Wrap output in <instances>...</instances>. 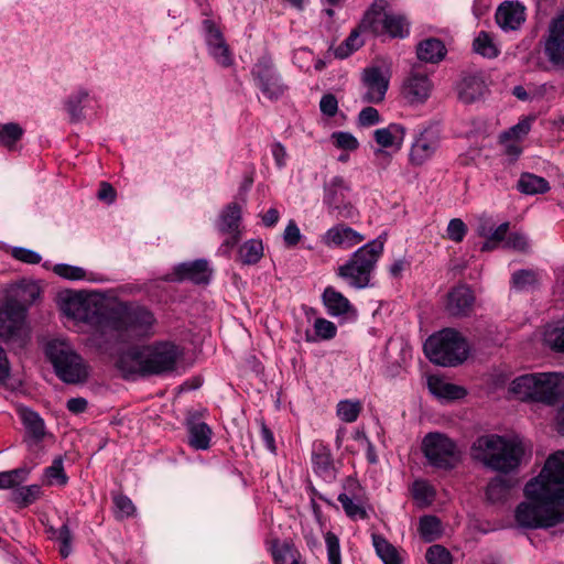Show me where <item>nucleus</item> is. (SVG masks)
Segmentation results:
<instances>
[{
    "label": "nucleus",
    "instance_id": "nucleus-1",
    "mask_svg": "<svg viewBox=\"0 0 564 564\" xmlns=\"http://www.w3.org/2000/svg\"><path fill=\"white\" fill-rule=\"evenodd\" d=\"M525 501L514 511L519 527L551 528L564 522V451L549 456L539 476L524 487Z\"/></svg>",
    "mask_w": 564,
    "mask_h": 564
},
{
    "label": "nucleus",
    "instance_id": "nucleus-2",
    "mask_svg": "<svg viewBox=\"0 0 564 564\" xmlns=\"http://www.w3.org/2000/svg\"><path fill=\"white\" fill-rule=\"evenodd\" d=\"M180 351L176 345L161 341L143 347H131L122 352L117 361L124 373L142 377L172 372L176 367Z\"/></svg>",
    "mask_w": 564,
    "mask_h": 564
},
{
    "label": "nucleus",
    "instance_id": "nucleus-3",
    "mask_svg": "<svg viewBox=\"0 0 564 564\" xmlns=\"http://www.w3.org/2000/svg\"><path fill=\"white\" fill-rule=\"evenodd\" d=\"M523 455L524 448L521 443L496 434L477 437L470 448L474 460L499 473H509L518 468Z\"/></svg>",
    "mask_w": 564,
    "mask_h": 564
},
{
    "label": "nucleus",
    "instance_id": "nucleus-4",
    "mask_svg": "<svg viewBox=\"0 0 564 564\" xmlns=\"http://www.w3.org/2000/svg\"><path fill=\"white\" fill-rule=\"evenodd\" d=\"M509 392L521 401L553 405L564 395V375L541 372L520 376L511 382Z\"/></svg>",
    "mask_w": 564,
    "mask_h": 564
},
{
    "label": "nucleus",
    "instance_id": "nucleus-5",
    "mask_svg": "<svg viewBox=\"0 0 564 564\" xmlns=\"http://www.w3.org/2000/svg\"><path fill=\"white\" fill-rule=\"evenodd\" d=\"M384 240L379 237L354 252L350 260L338 268V275L356 289L370 284L371 273L383 252Z\"/></svg>",
    "mask_w": 564,
    "mask_h": 564
},
{
    "label": "nucleus",
    "instance_id": "nucleus-6",
    "mask_svg": "<svg viewBox=\"0 0 564 564\" xmlns=\"http://www.w3.org/2000/svg\"><path fill=\"white\" fill-rule=\"evenodd\" d=\"M424 352L435 365L456 366L467 358L468 345L457 330L446 328L426 339Z\"/></svg>",
    "mask_w": 564,
    "mask_h": 564
},
{
    "label": "nucleus",
    "instance_id": "nucleus-7",
    "mask_svg": "<svg viewBox=\"0 0 564 564\" xmlns=\"http://www.w3.org/2000/svg\"><path fill=\"white\" fill-rule=\"evenodd\" d=\"M45 351L62 381L72 384L86 381L88 377L87 365L68 343L53 340L47 344Z\"/></svg>",
    "mask_w": 564,
    "mask_h": 564
},
{
    "label": "nucleus",
    "instance_id": "nucleus-8",
    "mask_svg": "<svg viewBox=\"0 0 564 564\" xmlns=\"http://www.w3.org/2000/svg\"><path fill=\"white\" fill-rule=\"evenodd\" d=\"M110 330L122 338H137L150 334L155 318L151 311L139 305H122L110 312Z\"/></svg>",
    "mask_w": 564,
    "mask_h": 564
},
{
    "label": "nucleus",
    "instance_id": "nucleus-9",
    "mask_svg": "<svg viewBox=\"0 0 564 564\" xmlns=\"http://www.w3.org/2000/svg\"><path fill=\"white\" fill-rule=\"evenodd\" d=\"M64 312L72 318L87 323L106 334L110 330V312L96 296L76 294L64 303Z\"/></svg>",
    "mask_w": 564,
    "mask_h": 564
},
{
    "label": "nucleus",
    "instance_id": "nucleus-10",
    "mask_svg": "<svg viewBox=\"0 0 564 564\" xmlns=\"http://www.w3.org/2000/svg\"><path fill=\"white\" fill-rule=\"evenodd\" d=\"M22 306L4 301L0 306V337L13 348L22 349L30 340V329Z\"/></svg>",
    "mask_w": 564,
    "mask_h": 564
},
{
    "label": "nucleus",
    "instance_id": "nucleus-11",
    "mask_svg": "<svg viewBox=\"0 0 564 564\" xmlns=\"http://www.w3.org/2000/svg\"><path fill=\"white\" fill-rule=\"evenodd\" d=\"M422 451L429 463L437 468H454L460 458L455 442L442 433H429L423 438Z\"/></svg>",
    "mask_w": 564,
    "mask_h": 564
},
{
    "label": "nucleus",
    "instance_id": "nucleus-12",
    "mask_svg": "<svg viewBox=\"0 0 564 564\" xmlns=\"http://www.w3.org/2000/svg\"><path fill=\"white\" fill-rule=\"evenodd\" d=\"M349 193L350 186L341 176L333 177L324 186V204L328 213L337 219H350L357 215Z\"/></svg>",
    "mask_w": 564,
    "mask_h": 564
},
{
    "label": "nucleus",
    "instance_id": "nucleus-13",
    "mask_svg": "<svg viewBox=\"0 0 564 564\" xmlns=\"http://www.w3.org/2000/svg\"><path fill=\"white\" fill-rule=\"evenodd\" d=\"M240 225L241 207L238 203L232 202L224 208L217 223L219 232L227 236L220 247V250L225 254H228L229 251L239 242L241 236Z\"/></svg>",
    "mask_w": 564,
    "mask_h": 564
},
{
    "label": "nucleus",
    "instance_id": "nucleus-14",
    "mask_svg": "<svg viewBox=\"0 0 564 564\" xmlns=\"http://www.w3.org/2000/svg\"><path fill=\"white\" fill-rule=\"evenodd\" d=\"M441 144V131L436 127H427L415 138L410 151V161L414 165H422L430 160Z\"/></svg>",
    "mask_w": 564,
    "mask_h": 564
},
{
    "label": "nucleus",
    "instance_id": "nucleus-15",
    "mask_svg": "<svg viewBox=\"0 0 564 564\" xmlns=\"http://www.w3.org/2000/svg\"><path fill=\"white\" fill-rule=\"evenodd\" d=\"M252 75L257 79L259 88L268 98L276 99L284 93L285 87L275 74L270 58H260L252 68Z\"/></svg>",
    "mask_w": 564,
    "mask_h": 564
},
{
    "label": "nucleus",
    "instance_id": "nucleus-16",
    "mask_svg": "<svg viewBox=\"0 0 564 564\" xmlns=\"http://www.w3.org/2000/svg\"><path fill=\"white\" fill-rule=\"evenodd\" d=\"M212 276V270L208 262L204 259L195 261L182 262L177 264L172 274L164 278L169 282L191 281L195 284H206Z\"/></svg>",
    "mask_w": 564,
    "mask_h": 564
},
{
    "label": "nucleus",
    "instance_id": "nucleus-17",
    "mask_svg": "<svg viewBox=\"0 0 564 564\" xmlns=\"http://www.w3.org/2000/svg\"><path fill=\"white\" fill-rule=\"evenodd\" d=\"M544 52L553 65L564 64V9L550 23Z\"/></svg>",
    "mask_w": 564,
    "mask_h": 564
},
{
    "label": "nucleus",
    "instance_id": "nucleus-18",
    "mask_svg": "<svg viewBox=\"0 0 564 564\" xmlns=\"http://www.w3.org/2000/svg\"><path fill=\"white\" fill-rule=\"evenodd\" d=\"M487 91V85L481 73H465L456 85L457 98L465 105L480 99Z\"/></svg>",
    "mask_w": 564,
    "mask_h": 564
},
{
    "label": "nucleus",
    "instance_id": "nucleus-19",
    "mask_svg": "<svg viewBox=\"0 0 564 564\" xmlns=\"http://www.w3.org/2000/svg\"><path fill=\"white\" fill-rule=\"evenodd\" d=\"M203 25L207 33V45L213 57L223 67H229L232 65V55L230 48L225 42L220 30L212 20H205Z\"/></svg>",
    "mask_w": 564,
    "mask_h": 564
},
{
    "label": "nucleus",
    "instance_id": "nucleus-20",
    "mask_svg": "<svg viewBox=\"0 0 564 564\" xmlns=\"http://www.w3.org/2000/svg\"><path fill=\"white\" fill-rule=\"evenodd\" d=\"M362 82L367 88L362 100L368 104H379L384 99L389 80L383 76L379 67L364 69Z\"/></svg>",
    "mask_w": 564,
    "mask_h": 564
},
{
    "label": "nucleus",
    "instance_id": "nucleus-21",
    "mask_svg": "<svg viewBox=\"0 0 564 564\" xmlns=\"http://www.w3.org/2000/svg\"><path fill=\"white\" fill-rule=\"evenodd\" d=\"M18 414L25 429V442L28 443V446L30 448L37 446L46 436L44 420L40 416L39 413L29 408H20L18 410Z\"/></svg>",
    "mask_w": 564,
    "mask_h": 564
},
{
    "label": "nucleus",
    "instance_id": "nucleus-22",
    "mask_svg": "<svg viewBox=\"0 0 564 564\" xmlns=\"http://www.w3.org/2000/svg\"><path fill=\"white\" fill-rule=\"evenodd\" d=\"M345 488L349 491L341 492L338 496V501L341 503L345 513L352 519H366L367 512L364 508V499L359 485L355 480L348 479Z\"/></svg>",
    "mask_w": 564,
    "mask_h": 564
},
{
    "label": "nucleus",
    "instance_id": "nucleus-23",
    "mask_svg": "<svg viewBox=\"0 0 564 564\" xmlns=\"http://www.w3.org/2000/svg\"><path fill=\"white\" fill-rule=\"evenodd\" d=\"M432 90V83L426 75L411 74L402 85V95L410 104L424 102Z\"/></svg>",
    "mask_w": 564,
    "mask_h": 564
},
{
    "label": "nucleus",
    "instance_id": "nucleus-24",
    "mask_svg": "<svg viewBox=\"0 0 564 564\" xmlns=\"http://www.w3.org/2000/svg\"><path fill=\"white\" fill-rule=\"evenodd\" d=\"M475 296L467 285H458L448 293L447 312L452 316H467L474 306Z\"/></svg>",
    "mask_w": 564,
    "mask_h": 564
},
{
    "label": "nucleus",
    "instance_id": "nucleus-25",
    "mask_svg": "<svg viewBox=\"0 0 564 564\" xmlns=\"http://www.w3.org/2000/svg\"><path fill=\"white\" fill-rule=\"evenodd\" d=\"M524 10L519 2L505 1L496 11V22L503 30H517L525 20Z\"/></svg>",
    "mask_w": 564,
    "mask_h": 564
},
{
    "label": "nucleus",
    "instance_id": "nucleus-26",
    "mask_svg": "<svg viewBox=\"0 0 564 564\" xmlns=\"http://www.w3.org/2000/svg\"><path fill=\"white\" fill-rule=\"evenodd\" d=\"M364 240L361 234L344 225L329 228L323 236V242L328 247L351 248Z\"/></svg>",
    "mask_w": 564,
    "mask_h": 564
},
{
    "label": "nucleus",
    "instance_id": "nucleus-27",
    "mask_svg": "<svg viewBox=\"0 0 564 564\" xmlns=\"http://www.w3.org/2000/svg\"><path fill=\"white\" fill-rule=\"evenodd\" d=\"M41 289L36 282L22 280L12 288L6 301L13 302L15 306H22L26 313L28 307L39 299Z\"/></svg>",
    "mask_w": 564,
    "mask_h": 564
},
{
    "label": "nucleus",
    "instance_id": "nucleus-28",
    "mask_svg": "<svg viewBox=\"0 0 564 564\" xmlns=\"http://www.w3.org/2000/svg\"><path fill=\"white\" fill-rule=\"evenodd\" d=\"M387 8L388 2L386 0H376L364 14L359 29L364 32L369 31L375 35L382 34V20L388 13Z\"/></svg>",
    "mask_w": 564,
    "mask_h": 564
},
{
    "label": "nucleus",
    "instance_id": "nucleus-29",
    "mask_svg": "<svg viewBox=\"0 0 564 564\" xmlns=\"http://www.w3.org/2000/svg\"><path fill=\"white\" fill-rule=\"evenodd\" d=\"M514 482L511 478L497 476L486 487L487 501L492 505H501L509 498L510 490Z\"/></svg>",
    "mask_w": 564,
    "mask_h": 564
},
{
    "label": "nucleus",
    "instance_id": "nucleus-30",
    "mask_svg": "<svg viewBox=\"0 0 564 564\" xmlns=\"http://www.w3.org/2000/svg\"><path fill=\"white\" fill-rule=\"evenodd\" d=\"M373 137L382 148L397 147L400 149L404 141L405 128L399 123H391L387 128L377 129Z\"/></svg>",
    "mask_w": 564,
    "mask_h": 564
},
{
    "label": "nucleus",
    "instance_id": "nucleus-31",
    "mask_svg": "<svg viewBox=\"0 0 564 564\" xmlns=\"http://www.w3.org/2000/svg\"><path fill=\"white\" fill-rule=\"evenodd\" d=\"M446 48L444 43L438 39H426L419 43L416 55L419 59L427 63H438L444 58Z\"/></svg>",
    "mask_w": 564,
    "mask_h": 564
},
{
    "label": "nucleus",
    "instance_id": "nucleus-32",
    "mask_svg": "<svg viewBox=\"0 0 564 564\" xmlns=\"http://www.w3.org/2000/svg\"><path fill=\"white\" fill-rule=\"evenodd\" d=\"M382 33L393 39H404L410 33V22L403 14L388 12L382 20Z\"/></svg>",
    "mask_w": 564,
    "mask_h": 564
},
{
    "label": "nucleus",
    "instance_id": "nucleus-33",
    "mask_svg": "<svg viewBox=\"0 0 564 564\" xmlns=\"http://www.w3.org/2000/svg\"><path fill=\"white\" fill-rule=\"evenodd\" d=\"M429 389L435 397L444 400H458L466 395L463 387L444 382L437 377L429 378Z\"/></svg>",
    "mask_w": 564,
    "mask_h": 564
},
{
    "label": "nucleus",
    "instance_id": "nucleus-34",
    "mask_svg": "<svg viewBox=\"0 0 564 564\" xmlns=\"http://www.w3.org/2000/svg\"><path fill=\"white\" fill-rule=\"evenodd\" d=\"M188 442L189 445L196 449H207L210 443L212 430L210 427L197 420H189L187 422Z\"/></svg>",
    "mask_w": 564,
    "mask_h": 564
},
{
    "label": "nucleus",
    "instance_id": "nucleus-35",
    "mask_svg": "<svg viewBox=\"0 0 564 564\" xmlns=\"http://www.w3.org/2000/svg\"><path fill=\"white\" fill-rule=\"evenodd\" d=\"M323 301L328 310V313L334 316H339L348 313L351 310V305L340 292H337L334 288L328 286L324 290Z\"/></svg>",
    "mask_w": 564,
    "mask_h": 564
},
{
    "label": "nucleus",
    "instance_id": "nucleus-36",
    "mask_svg": "<svg viewBox=\"0 0 564 564\" xmlns=\"http://www.w3.org/2000/svg\"><path fill=\"white\" fill-rule=\"evenodd\" d=\"M271 553L274 564H300V553L291 542H272Z\"/></svg>",
    "mask_w": 564,
    "mask_h": 564
},
{
    "label": "nucleus",
    "instance_id": "nucleus-37",
    "mask_svg": "<svg viewBox=\"0 0 564 564\" xmlns=\"http://www.w3.org/2000/svg\"><path fill=\"white\" fill-rule=\"evenodd\" d=\"M517 187L527 195L544 194L550 191L549 182L544 177L532 173H522Z\"/></svg>",
    "mask_w": 564,
    "mask_h": 564
},
{
    "label": "nucleus",
    "instance_id": "nucleus-38",
    "mask_svg": "<svg viewBox=\"0 0 564 564\" xmlns=\"http://www.w3.org/2000/svg\"><path fill=\"white\" fill-rule=\"evenodd\" d=\"M372 540L376 552L384 564H402V558L398 550L383 536L373 534Z\"/></svg>",
    "mask_w": 564,
    "mask_h": 564
},
{
    "label": "nucleus",
    "instance_id": "nucleus-39",
    "mask_svg": "<svg viewBox=\"0 0 564 564\" xmlns=\"http://www.w3.org/2000/svg\"><path fill=\"white\" fill-rule=\"evenodd\" d=\"M473 50L475 53L486 58H495L500 53L492 36L485 31L479 32V34L474 39Z\"/></svg>",
    "mask_w": 564,
    "mask_h": 564
},
{
    "label": "nucleus",
    "instance_id": "nucleus-40",
    "mask_svg": "<svg viewBox=\"0 0 564 564\" xmlns=\"http://www.w3.org/2000/svg\"><path fill=\"white\" fill-rule=\"evenodd\" d=\"M238 256L243 264H256L263 256L262 241L256 239L246 241L240 246Z\"/></svg>",
    "mask_w": 564,
    "mask_h": 564
},
{
    "label": "nucleus",
    "instance_id": "nucleus-41",
    "mask_svg": "<svg viewBox=\"0 0 564 564\" xmlns=\"http://www.w3.org/2000/svg\"><path fill=\"white\" fill-rule=\"evenodd\" d=\"M419 532L425 542H433L442 534V524L434 516H424L420 519Z\"/></svg>",
    "mask_w": 564,
    "mask_h": 564
},
{
    "label": "nucleus",
    "instance_id": "nucleus-42",
    "mask_svg": "<svg viewBox=\"0 0 564 564\" xmlns=\"http://www.w3.org/2000/svg\"><path fill=\"white\" fill-rule=\"evenodd\" d=\"M23 129L14 122L0 124V144L13 149L17 141L21 139Z\"/></svg>",
    "mask_w": 564,
    "mask_h": 564
},
{
    "label": "nucleus",
    "instance_id": "nucleus-43",
    "mask_svg": "<svg viewBox=\"0 0 564 564\" xmlns=\"http://www.w3.org/2000/svg\"><path fill=\"white\" fill-rule=\"evenodd\" d=\"M360 31L361 30L358 28L350 32L344 43L335 50L336 57L346 58L364 45V41L360 37Z\"/></svg>",
    "mask_w": 564,
    "mask_h": 564
},
{
    "label": "nucleus",
    "instance_id": "nucleus-44",
    "mask_svg": "<svg viewBox=\"0 0 564 564\" xmlns=\"http://www.w3.org/2000/svg\"><path fill=\"white\" fill-rule=\"evenodd\" d=\"M88 98V93L86 90H79L77 94L72 95L66 100V109L73 122H78L84 119L83 115V106L82 104L86 101Z\"/></svg>",
    "mask_w": 564,
    "mask_h": 564
},
{
    "label": "nucleus",
    "instance_id": "nucleus-45",
    "mask_svg": "<svg viewBox=\"0 0 564 564\" xmlns=\"http://www.w3.org/2000/svg\"><path fill=\"white\" fill-rule=\"evenodd\" d=\"M29 469L25 467L0 473V489L13 488L26 479Z\"/></svg>",
    "mask_w": 564,
    "mask_h": 564
},
{
    "label": "nucleus",
    "instance_id": "nucleus-46",
    "mask_svg": "<svg viewBox=\"0 0 564 564\" xmlns=\"http://www.w3.org/2000/svg\"><path fill=\"white\" fill-rule=\"evenodd\" d=\"M53 538L59 542V553L66 558L72 553L73 534L67 523H64L58 530L51 529Z\"/></svg>",
    "mask_w": 564,
    "mask_h": 564
},
{
    "label": "nucleus",
    "instance_id": "nucleus-47",
    "mask_svg": "<svg viewBox=\"0 0 564 564\" xmlns=\"http://www.w3.org/2000/svg\"><path fill=\"white\" fill-rule=\"evenodd\" d=\"M361 411V403L359 401H340L337 405L338 416L348 423L355 422Z\"/></svg>",
    "mask_w": 564,
    "mask_h": 564
},
{
    "label": "nucleus",
    "instance_id": "nucleus-48",
    "mask_svg": "<svg viewBox=\"0 0 564 564\" xmlns=\"http://www.w3.org/2000/svg\"><path fill=\"white\" fill-rule=\"evenodd\" d=\"M40 494L41 488L37 485L21 487L20 489L13 492V500L18 505L26 507L28 505L35 501L39 498Z\"/></svg>",
    "mask_w": 564,
    "mask_h": 564
},
{
    "label": "nucleus",
    "instance_id": "nucleus-49",
    "mask_svg": "<svg viewBox=\"0 0 564 564\" xmlns=\"http://www.w3.org/2000/svg\"><path fill=\"white\" fill-rule=\"evenodd\" d=\"M425 557L429 564H452L451 553L440 544L430 546Z\"/></svg>",
    "mask_w": 564,
    "mask_h": 564
},
{
    "label": "nucleus",
    "instance_id": "nucleus-50",
    "mask_svg": "<svg viewBox=\"0 0 564 564\" xmlns=\"http://www.w3.org/2000/svg\"><path fill=\"white\" fill-rule=\"evenodd\" d=\"M115 514L117 519L131 517L135 513V507L130 498L124 495H116L113 497Z\"/></svg>",
    "mask_w": 564,
    "mask_h": 564
},
{
    "label": "nucleus",
    "instance_id": "nucleus-51",
    "mask_svg": "<svg viewBox=\"0 0 564 564\" xmlns=\"http://www.w3.org/2000/svg\"><path fill=\"white\" fill-rule=\"evenodd\" d=\"M53 272L61 278L72 281L83 280L86 278V271L83 268L65 263L55 264Z\"/></svg>",
    "mask_w": 564,
    "mask_h": 564
},
{
    "label": "nucleus",
    "instance_id": "nucleus-52",
    "mask_svg": "<svg viewBox=\"0 0 564 564\" xmlns=\"http://www.w3.org/2000/svg\"><path fill=\"white\" fill-rule=\"evenodd\" d=\"M325 543L327 547V557L329 564H341L338 536L335 533L328 531L325 534Z\"/></svg>",
    "mask_w": 564,
    "mask_h": 564
},
{
    "label": "nucleus",
    "instance_id": "nucleus-53",
    "mask_svg": "<svg viewBox=\"0 0 564 564\" xmlns=\"http://www.w3.org/2000/svg\"><path fill=\"white\" fill-rule=\"evenodd\" d=\"M45 475L48 478L50 482H52L53 480H55L59 485H65L67 482V476L64 473L62 457H56L53 460V464L45 469Z\"/></svg>",
    "mask_w": 564,
    "mask_h": 564
},
{
    "label": "nucleus",
    "instance_id": "nucleus-54",
    "mask_svg": "<svg viewBox=\"0 0 564 564\" xmlns=\"http://www.w3.org/2000/svg\"><path fill=\"white\" fill-rule=\"evenodd\" d=\"M545 341L553 350L564 352V325L547 330Z\"/></svg>",
    "mask_w": 564,
    "mask_h": 564
},
{
    "label": "nucleus",
    "instance_id": "nucleus-55",
    "mask_svg": "<svg viewBox=\"0 0 564 564\" xmlns=\"http://www.w3.org/2000/svg\"><path fill=\"white\" fill-rule=\"evenodd\" d=\"M332 139L339 149L354 151L359 147L358 140L349 132H334Z\"/></svg>",
    "mask_w": 564,
    "mask_h": 564
},
{
    "label": "nucleus",
    "instance_id": "nucleus-56",
    "mask_svg": "<svg viewBox=\"0 0 564 564\" xmlns=\"http://www.w3.org/2000/svg\"><path fill=\"white\" fill-rule=\"evenodd\" d=\"M447 237L454 242H460L467 234V226L459 218H453L447 226Z\"/></svg>",
    "mask_w": 564,
    "mask_h": 564
},
{
    "label": "nucleus",
    "instance_id": "nucleus-57",
    "mask_svg": "<svg viewBox=\"0 0 564 564\" xmlns=\"http://www.w3.org/2000/svg\"><path fill=\"white\" fill-rule=\"evenodd\" d=\"M535 282L536 274L531 270H519L512 274V283L518 290H524Z\"/></svg>",
    "mask_w": 564,
    "mask_h": 564
},
{
    "label": "nucleus",
    "instance_id": "nucleus-58",
    "mask_svg": "<svg viewBox=\"0 0 564 564\" xmlns=\"http://www.w3.org/2000/svg\"><path fill=\"white\" fill-rule=\"evenodd\" d=\"M314 328L317 336L322 339H332L336 335V326L325 318H317L314 323Z\"/></svg>",
    "mask_w": 564,
    "mask_h": 564
},
{
    "label": "nucleus",
    "instance_id": "nucleus-59",
    "mask_svg": "<svg viewBox=\"0 0 564 564\" xmlns=\"http://www.w3.org/2000/svg\"><path fill=\"white\" fill-rule=\"evenodd\" d=\"M12 257L17 260L30 264H37L42 259L37 252L21 247H15L12 249Z\"/></svg>",
    "mask_w": 564,
    "mask_h": 564
},
{
    "label": "nucleus",
    "instance_id": "nucleus-60",
    "mask_svg": "<svg viewBox=\"0 0 564 564\" xmlns=\"http://www.w3.org/2000/svg\"><path fill=\"white\" fill-rule=\"evenodd\" d=\"M531 122H532L531 118H524L523 120H521L520 122H518L517 124L511 127L508 131H506L503 133V137L510 138V139L511 138H513V139L523 138L530 131Z\"/></svg>",
    "mask_w": 564,
    "mask_h": 564
},
{
    "label": "nucleus",
    "instance_id": "nucleus-61",
    "mask_svg": "<svg viewBox=\"0 0 564 564\" xmlns=\"http://www.w3.org/2000/svg\"><path fill=\"white\" fill-rule=\"evenodd\" d=\"M380 121L379 111L373 107L364 108L358 116V123L362 127H369Z\"/></svg>",
    "mask_w": 564,
    "mask_h": 564
},
{
    "label": "nucleus",
    "instance_id": "nucleus-62",
    "mask_svg": "<svg viewBox=\"0 0 564 564\" xmlns=\"http://www.w3.org/2000/svg\"><path fill=\"white\" fill-rule=\"evenodd\" d=\"M284 242L288 247L296 246L301 240V232L295 221L290 220L283 234Z\"/></svg>",
    "mask_w": 564,
    "mask_h": 564
},
{
    "label": "nucleus",
    "instance_id": "nucleus-63",
    "mask_svg": "<svg viewBox=\"0 0 564 564\" xmlns=\"http://www.w3.org/2000/svg\"><path fill=\"white\" fill-rule=\"evenodd\" d=\"M319 108L324 115L334 117L338 110V101L333 94H326L321 99Z\"/></svg>",
    "mask_w": 564,
    "mask_h": 564
},
{
    "label": "nucleus",
    "instance_id": "nucleus-64",
    "mask_svg": "<svg viewBox=\"0 0 564 564\" xmlns=\"http://www.w3.org/2000/svg\"><path fill=\"white\" fill-rule=\"evenodd\" d=\"M505 246L519 251H525L529 247L525 236L519 232L510 234L506 239Z\"/></svg>",
    "mask_w": 564,
    "mask_h": 564
}]
</instances>
